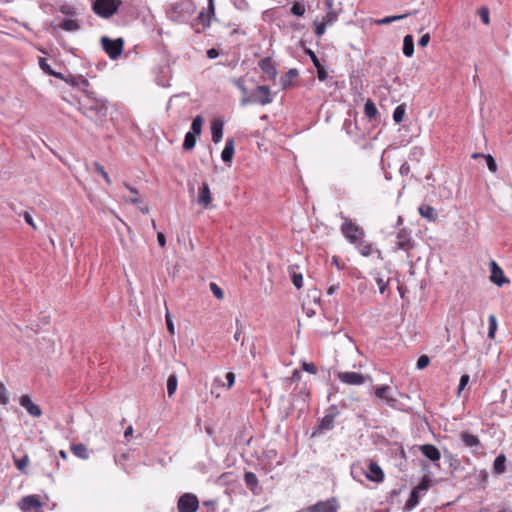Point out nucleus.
Instances as JSON below:
<instances>
[{"label": "nucleus", "mask_w": 512, "mask_h": 512, "mask_svg": "<svg viewBox=\"0 0 512 512\" xmlns=\"http://www.w3.org/2000/svg\"><path fill=\"white\" fill-rule=\"evenodd\" d=\"M79 110L96 124L103 122L107 116L106 101L95 96L94 92L85 91V96L79 101Z\"/></svg>", "instance_id": "f257e3e1"}, {"label": "nucleus", "mask_w": 512, "mask_h": 512, "mask_svg": "<svg viewBox=\"0 0 512 512\" xmlns=\"http://www.w3.org/2000/svg\"><path fill=\"white\" fill-rule=\"evenodd\" d=\"M345 221L341 224L340 230L347 241L352 244H361L365 239V231L362 227L356 224L353 220L344 218Z\"/></svg>", "instance_id": "f03ea898"}, {"label": "nucleus", "mask_w": 512, "mask_h": 512, "mask_svg": "<svg viewBox=\"0 0 512 512\" xmlns=\"http://www.w3.org/2000/svg\"><path fill=\"white\" fill-rule=\"evenodd\" d=\"M273 101L270 88L265 85H260L248 97L241 99V105L245 106L248 103H257L260 105H267Z\"/></svg>", "instance_id": "7ed1b4c3"}, {"label": "nucleus", "mask_w": 512, "mask_h": 512, "mask_svg": "<svg viewBox=\"0 0 512 512\" xmlns=\"http://www.w3.org/2000/svg\"><path fill=\"white\" fill-rule=\"evenodd\" d=\"M101 45L109 58L116 60L123 52L124 40L121 37L112 39L110 37L103 36L101 38Z\"/></svg>", "instance_id": "20e7f679"}, {"label": "nucleus", "mask_w": 512, "mask_h": 512, "mask_svg": "<svg viewBox=\"0 0 512 512\" xmlns=\"http://www.w3.org/2000/svg\"><path fill=\"white\" fill-rule=\"evenodd\" d=\"M430 482L431 478L425 475L421 482L412 489L410 497L404 506L406 511L413 510L419 504L420 494L425 493L429 489Z\"/></svg>", "instance_id": "39448f33"}, {"label": "nucleus", "mask_w": 512, "mask_h": 512, "mask_svg": "<svg viewBox=\"0 0 512 512\" xmlns=\"http://www.w3.org/2000/svg\"><path fill=\"white\" fill-rule=\"evenodd\" d=\"M119 5L118 0H95L92 9L97 15L109 18L117 12Z\"/></svg>", "instance_id": "423d86ee"}, {"label": "nucleus", "mask_w": 512, "mask_h": 512, "mask_svg": "<svg viewBox=\"0 0 512 512\" xmlns=\"http://www.w3.org/2000/svg\"><path fill=\"white\" fill-rule=\"evenodd\" d=\"M199 508L198 497L193 493L182 494L177 501L178 512H196Z\"/></svg>", "instance_id": "0eeeda50"}, {"label": "nucleus", "mask_w": 512, "mask_h": 512, "mask_svg": "<svg viewBox=\"0 0 512 512\" xmlns=\"http://www.w3.org/2000/svg\"><path fill=\"white\" fill-rule=\"evenodd\" d=\"M374 395L377 399L383 400L387 406L392 409H398L400 402L392 395L391 388L388 385H380L375 387Z\"/></svg>", "instance_id": "6e6552de"}, {"label": "nucleus", "mask_w": 512, "mask_h": 512, "mask_svg": "<svg viewBox=\"0 0 512 512\" xmlns=\"http://www.w3.org/2000/svg\"><path fill=\"white\" fill-rule=\"evenodd\" d=\"M337 378L344 384L359 386L364 384L366 381H372L371 376L364 375L357 372H338Z\"/></svg>", "instance_id": "1a4fd4ad"}, {"label": "nucleus", "mask_w": 512, "mask_h": 512, "mask_svg": "<svg viewBox=\"0 0 512 512\" xmlns=\"http://www.w3.org/2000/svg\"><path fill=\"white\" fill-rule=\"evenodd\" d=\"M339 503L334 497L325 501H318L307 508V512H338Z\"/></svg>", "instance_id": "9d476101"}, {"label": "nucleus", "mask_w": 512, "mask_h": 512, "mask_svg": "<svg viewBox=\"0 0 512 512\" xmlns=\"http://www.w3.org/2000/svg\"><path fill=\"white\" fill-rule=\"evenodd\" d=\"M323 6L328 11L320 22H317V21L315 22V24H316L315 32H317V33L324 32L326 27L337 18V14L334 11H331L332 0H323Z\"/></svg>", "instance_id": "9b49d317"}, {"label": "nucleus", "mask_w": 512, "mask_h": 512, "mask_svg": "<svg viewBox=\"0 0 512 512\" xmlns=\"http://www.w3.org/2000/svg\"><path fill=\"white\" fill-rule=\"evenodd\" d=\"M396 250H404L406 252L412 250L414 248V243L412 241L410 232L406 229H401L396 235Z\"/></svg>", "instance_id": "f8f14e48"}, {"label": "nucleus", "mask_w": 512, "mask_h": 512, "mask_svg": "<svg viewBox=\"0 0 512 512\" xmlns=\"http://www.w3.org/2000/svg\"><path fill=\"white\" fill-rule=\"evenodd\" d=\"M42 502L37 495L24 496L18 503V507L23 512L38 510L42 507Z\"/></svg>", "instance_id": "ddd939ff"}, {"label": "nucleus", "mask_w": 512, "mask_h": 512, "mask_svg": "<svg viewBox=\"0 0 512 512\" xmlns=\"http://www.w3.org/2000/svg\"><path fill=\"white\" fill-rule=\"evenodd\" d=\"M19 402L30 416L38 418L42 415V409L39 405L33 403L29 395H22Z\"/></svg>", "instance_id": "4468645a"}, {"label": "nucleus", "mask_w": 512, "mask_h": 512, "mask_svg": "<svg viewBox=\"0 0 512 512\" xmlns=\"http://www.w3.org/2000/svg\"><path fill=\"white\" fill-rule=\"evenodd\" d=\"M244 482L253 495L258 496L262 493L263 489L259 485V480L255 473L251 471H246L244 473Z\"/></svg>", "instance_id": "2eb2a0df"}, {"label": "nucleus", "mask_w": 512, "mask_h": 512, "mask_svg": "<svg viewBox=\"0 0 512 512\" xmlns=\"http://www.w3.org/2000/svg\"><path fill=\"white\" fill-rule=\"evenodd\" d=\"M361 474H364L366 478L373 482H382L384 479V473L381 467L376 462H370L368 465V471H362Z\"/></svg>", "instance_id": "dca6fc26"}, {"label": "nucleus", "mask_w": 512, "mask_h": 512, "mask_svg": "<svg viewBox=\"0 0 512 512\" xmlns=\"http://www.w3.org/2000/svg\"><path fill=\"white\" fill-rule=\"evenodd\" d=\"M259 67L262 72L267 76L268 80H275L277 76V69L270 57H266L259 62Z\"/></svg>", "instance_id": "f3484780"}, {"label": "nucleus", "mask_w": 512, "mask_h": 512, "mask_svg": "<svg viewBox=\"0 0 512 512\" xmlns=\"http://www.w3.org/2000/svg\"><path fill=\"white\" fill-rule=\"evenodd\" d=\"M490 280L497 286H502L504 283L509 282L504 277L503 270L497 265L495 261L491 262V276Z\"/></svg>", "instance_id": "a211bd4d"}, {"label": "nucleus", "mask_w": 512, "mask_h": 512, "mask_svg": "<svg viewBox=\"0 0 512 512\" xmlns=\"http://www.w3.org/2000/svg\"><path fill=\"white\" fill-rule=\"evenodd\" d=\"M419 450L422 452V454L428 458L429 460L436 462L439 461L441 458V453L439 449L432 445V444H424L419 447Z\"/></svg>", "instance_id": "6ab92c4d"}, {"label": "nucleus", "mask_w": 512, "mask_h": 512, "mask_svg": "<svg viewBox=\"0 0 512 512\" xmlns=\"http://www.w3.org/2000/svg\"><path fill=\"white\" fill-rule=\"evenodd\" d=\"M211 202L212 197L209 185L206 182H203L202 186L199 188L198 203L202 205L204 208H208Z\"/></svg>", "instance_id": "aec40b11"}, {"label": "nucleus", "mask_w": 512, "mask_h": 512, "mask_svg": "<svg viewBox=\"0 0 512 512\" xmlns=\"http://www.w3.org/2000/svg\"><path fill=\"white\" fill-rule=\"evenodd\" d=\"M211 136L214 143L221 141L223 136V122L215 119L211 124Z\"/></svg>", "instance_id": "412c9836"}, {"label": "nucleus", "mask_w": 512, "mask_h": 512, "mask_svg": "<svg viewBox=\"0 0 512 512\" xmlns=\"http://www.w3.org/2000/svg\"><path fill=\"white\" fill-rule=\"evenodd\" d=\"M233 155H234V140L232 138H228L226 140L225 147L221 153V159L226 163H230L232 161Z\"/></svg>", "instance_id": "4be33fe9"}, {"label": "nucleus", "mask_w": 512, "mask_h": 512, "mask_svg": "<svg viewBox=\"0 0 512 512\" xmlns=\"http://www.w3.org/2000/svg\"><path fill=\"white\" fill-rule=\"evenodd\" d=\"M419 214L428 221L434 222L437 219L435 209L430 205H421L418 208Z\"/></svg>", "instance_id": "5701e85b"}, {"label": "nucleus", "mask_w": 512, "mask_h": 512, "mask_svg": "<svg viewBox=\"0 0 512 512\" xmlns=\"http://www.w3.org/2000/svg\"><path fill=\"white\" fill-rule=\"evenodd\" d=\"M461 441L466 447H478L480 446V440L477 436L468 433V432H462L460 435Z\"/></svg>", "instance_id": "b1692460"}, {"label": "nucleus", "mask_w": 512, "mask_h": 512, "mask_svg": "<svg viewBox=\"0 0 512 512\" xmlns=\"http://www.w3.org/2000/svg\"><path fill=\"white\" fill-rule=\"evenodd\" d=\"M66 83H69L72 86L77 87H88L89 82L87 79H85L83 76H74V75H68L67 77L64 75V79H62Z\"/></svg>", "instance_id": "393cba45"}, {"label": "nucleus", "mask_w": 512, "mask_h": 512, "mask_svg": "<svg viewBox=\"0 0 512 512\" xmlns=\"http://www.w3.org/2000/svg\"><path fill=\"white\" fill-rule=\"evenodd\" d=\"M506 456L504 454L498 455L493 463V473L494 474H503L506 471Z\"/></svg>", "instance_id": "a878e982"}, {"label": "nucleus", "mask_w": 512, "mask_h": 512, "mask_svg": "<svg viewBox=\"0 0 512 512\" xmlns=\"http://www.w3.org/2000/svg\"><path fill=\"white\" fill-rule=\"evenodd\" d=\"M39 66L42 69V71L50 76H54L58 79H64V75L60 72H56L52 69V67L47 63L45 58L40 57L39 58Z\"/></svg>", "instance_id": "bb28decb"}, {"label": "nucleus", "mask_w": 512, "mask_h": 512, "mask_svg": "<svg viewBox=\"0 0 512 512\" xmlns=\"http://www.w3.org/2000/svg\"><path fill=\"white\" fill-rule=\"evenodd\" d=\"M335 423V414H327L325 415L318 424V429L323 430H331L334 428Z\"/></svg>", "instance_id": "cd10ccee"}, {"label": "nucleus", "mask_w": 512, "mask_h": 512, "mask_svg": "<svg viewBox=\"0 0 512 512\" xmlns=\"http://www.w3.org/2000/svg\"><path fill=\"white\" fill-rule=\"evenodd\" d=\"M414 53V39L411 34H406L403 40V54L412 57Z\"/></svg>", "instance_id": "c85d7f7f"}, {"label": "nucleus", "mask_w": 512, "mask_h": 512, "mask_svg": "<svg viewBox=\"0 0 512 512\" xmlns=\"http://www.w3.org/2000/svg\"><path fill=\"white\" fill-rule=\"evenodd\" d=\"M288 270H289V275H290V278H291V281H292L293 285L297 289H300L303 286V276H302V274L301 273H297L295 271V266H290Z\"/></svg>", "instance_id": "c756f323"}, {"label": "nucleus", "mask_w": 512, "mask_h": 512, "mask_svg": "<svg viewBox=\"0 0 512 512\" xmlns=\"http://www.w3.org/2000/svg\"><path fill=\"white\" fill-rule=\"evenodd\" d=\"M364 114L370 120L376 119L378 110L372 100H368L364 105Z\"/></svg>", "instance_id": "7c9ffc66"}, {"label": "nucleus", "mask_w": 512, "mask_h": 512, "mask_svg": "<svg viewBox=\"0 0 512 512\" xmlns=\"http://www.w3.org/2000/svg\"><path fill=\"white\" fill-rule=\"evenodd\" d=\"M71 451L72 453L81 458V459H87L88 458V451H87V447L82 444V443H79V444H73L71 446Z\"/></svg>", "instance_id": "2f4dec72"}, {"label": "nucleus", "mask_w": 512, "mask_h": 512, "mask_svg": "<svg viewBox=\"0 0 512 512\" xmlns=\"http://www.w3.org/2000/svg\"><path fill=\"white\" fill-rule=\"evenodd\" d=\"M354 246L359 251V253L364 257L370 256L374 251L372 244L367 243L365 239L361 241V244H355Z\"/></svg>", "instance_id": "473e14b6"}, {"label": "nucleus", "mask_w": 512, "mask_h": 512, "mask_svg": "<svg viewBox=\"0 0 512 512\" xmlns=\"http://www.w3.org/2000/svg\"><path fill=\"white\" fill-rule=\"evenodd\" d=\"M472 157L473 158H478V157L485 158L487 166H488V169L492 173H496L497 172V163H496L495 159L490 154L485 155V154H482V153H474L472 155Z\"/></svg>", "instance_id": "72a5a7b5"}, {"label": "nucleus", "mask_w": 512, "mask_h": 512, "mask_svg": "<svg viewBox=\"0 0 512 512\" xmlns=\"http://www.w3.org/2000/svg\"><path fill=\"white\" fill-rule=\"evenodd\" d=\"M178 379L176 374H171L167 379V394L172 397L177 390Z\"/></svg>", "instance_id": "f704fd0d"}, {"label": "nucleus", "mask_w": 512, "mask_h": 512, "mask_svg": "<svg viewBox=\"0 0 512 512\" xmlns=\"http://www.w3.org/2000/svg\"><path fill=\"white\" fill-rule=\"evenodd\" d=\"M59 27L66 31H75L80 28L77 20L70 19V18L64 19L63 21H61V23L59 24Z\"/></svg>", "instance_id": "c9c22d12"}, {"label": "nucleus", "mask_w": 512, "mask_h": 512, "mask_svg": "<svg viewBox=\"0 0 512 512\" xmlns=\"http://www.w3.org/2000/svg\"><path fill=\"white\" fill-rule=\"evenodd\" d=\"M124 186L127 190H129L132 193V197L126 199V201L131 202L134 205L142 204V200L138 196V190L128 183H124Z\"/></svg>", "instance_id": "e433bc0d"}, {"label": "nucleus", "mask_w": 512, "mask_h": 512, "mask_svg": "<svg viewBox=\"0 0 512 512\" xmlns=\"http://www.w3.org/2000/svg\"><path fill=\"white\" fill-rule=\"evenodd\" d=\"M298 76V71L296 69H290L286 72V74L281 78V83L283 88H286L291 84L292 80Z\"/></svg>", "instance_id": "4c0bfd02"}, {"label": "nucleus", "mask_w": 512, "mask_h": 512, "mask_svg": "<svg viewBox=\"0 0 512 512\" xmlns=\"http://www.w3.org/2000/svg\"><path fill=\"white\" fill-rule=\"evenodd\" d=\"M196 135L194 133L187 132L183 142V148L185 150H191L195 147Z\"/></svg>", "instance_id": "58836bf2"}, {"label": "nucleus", "mask_w": 512, "mask_h": 512, "mask_svg": "<svg viewBox=\"0 0 512 512\" xmlns=\"http://www.w3.org/2000/svg\"><path fill=\"white\" fill-rule=\"evenodd\" d=\"M202 125H203V118H202V116L198 115L193 119L192 124H191V131H189V132L194 133L195 135H199L202 130Z\"/></svg>", "instance_id": "ea45409f"}, {"label": "nucleus", "mask_w": 512, "mask_h": 512, "mask_svg": "<svg viewBox=\"0 0 512 512\" xmlns=\"http://www.w3.org/2000/svg\"><path fill=\"white\" fill-rule=\"evenodd\" d=\"M488 322H489L488 338L494 339L495 338V333H496V330H497V319H496V316L494 314H491L489 316V318H488Z\"/></svg>", "instance_id": "a19ab883"}, {"label": "nucleus", "mask_w": 512, "mask_h": 512, "mask_svg": "<svg viewBox=\"0 0 512 512\" xmlns=\"http://www.w3.org/2000/svg\"><path fill=\"white\" fill-rule=\"evenodd\" d=\"M406 16L407 15L388 16V17H385V18H382V19L371 20L370 24L371 25H373V24H377V25L388 24V23H391L393 21H396V20H399V19H403Z\"/></svg>", "instance_id": "79ce46f5"}, {"label": "nucleus", "mask_w": 512, "mask_h": 512, "mask_svg": "<svg viewBox=\"0 0 512 512\" xmlns=\"http://www.w3.org/2000/svg\"><path fill=\"white\" fill-rule=\"evenodd\" d=\"M14 463L19 471L25 473L29 464V456L26 454L21 459L14 458Z\"/></svg>", "instance_id": "37998d69"}, {"label": "nucleus", "mask_w": 512, "mask_h": 512, "mask_svg": "<svg viewBox=\"0 0 512 512\" xmlns=\"http://www.w3.org/2000/svg\"><path fill=\"white\" fill-rule=\"evenodd\" d=\"M94 168H95V171L97 173H99L103 179L105 180V182L108 184V185H111L112 184V180L111 178L109 177L108 173L105 171V168L103 165H101L99 162H95L94 163Z\"/></svg>", "instance_id": "c03bdc74"}, {"label": "nucleus", "mask_w": 512, "mask_h": 512, "mask_svg": "<svg viewBox=\"0 0 512 512\" xmlns=\"http://www.w3.org/2000/svg\"><path fill=\"white\" fill-rule=\"evenodd\" d=\"M405 116V107L404 105H399L395 108L393 112V120L396 123H401Z\"/></svg>", "instance_id": "a18cd8bd"}, {"label": "nucleus", "mask_w": 512, "mask_h": 512, "mask_svg": "<svg viewBox=\"0 0 512 512\" xmlns=\"http://www.w3.org/2000/svg\"><path fill=\"white\" fill-rule=\"evenodd\" d=\"M9 403L8 391L4 383L0 382V404L7 405Z\"/></svg>", "instance_id": "49530a36"}, {"label": "nucleus", "mask_w": 512, "mask_h": 512, "mask_svg": "<svg viewBox=\"0 0 512 512\" xmlns=\"http://www.w3.org/2000/svg\"><path fill=\"white\" fill-rule=\"evenodd\" d=\"M291 12L296 16H302L305 13V5L301 2H295L291 7Z\"/></svg>", "instance_id": "de8ad7c7"}, {"label": "nucleus", "mask_w": 512, "mask_h": 512, "mask_svg": "<svg viewBox=\"0 0 512 512\" xmlns=\"http://www.w3.org/2000/svg\"><path fill=\"white\" fill-rule=\"evenodd\" d=\"M478 15L481 18L482 22L485 24H489L490 17H489V9L487 7H481L478 9Z\"/></svg>", "instance_id": "09e8293b"}, {"label": "nucleus", "mask_w": 512, "mask_h": 512, "mask_svg": "<svg viewBox=\"0 0 512 512\" xmlns=\"http://www.w3.org/2000/svg\"><path fill=\"white\" fill-rule=\"evenodd\" d=\"M210 289L217 299H223L224 293H223L222 289L217 284H215L213 282L210 283Z\"/></svg>", "instance_id": "8fccbe9b"}, {"label": "nucleus", "mask_w": 512, "mask_h": 512, "mask_svg": "<svg viewBox=\"0 0 512 512\" xmlns=\"http://www.w3.org/2000/svg\"><path fill=\"white\" fill-rule=\"evenodd\" d=\"M429 363H430L429 357L426 355H422L418 358L416 365H417L418 369H424L429 365Z\"/></svg>", "instance_id": "3c124183"}, {"label": "nucleus", "mask_w": 512, "mask_h": 512, "mask_svg": "<svg viewBox=\"0 0 512 512\" xmlns=\"http://www.w3.org/2000/svg\"><path fill=\"white\" fill-rule=\"evenodd\" d=\"M469 379H470V377L468 374H464L461 376L459 385H458V395H460L461 391L467 386Z\"/></svg>", "instance_id": "603ef678"}, {"label": "nucleus", "mask_w": 512, "mask_h": 512, "mask_svg": "<svg viewBox=\"0 0 512 512\" xmlns=\"http://www.w3.org/2000/svg\"><path fill=\"white\" fill-rule=\"evenodd\" d=\"M302 369L310 374H316L317 373V367L314 363H308L304 362L302 364Z\"/></svg>", "instance_id": "864d4df0"}, {"label": "nucleus", "mask_w": 512, "mask_h": 512, "mask_svg": "<svg viewBox=\"0 0 512 512\" xmlns=\"http://www.w3.org/2000/svg\"><path fill=\"white\" fill-rule=\"evenodd\" d=\"M166 325H167V330L168 332L173 335L175 333V330H174V324H173V321H172V318H171V315L169 314V312L167 311L166 313Z\"/></svg>", "instance_id": "5fc2aeb1"}, {"label": "nucleus", "mask_w": 512, "mask_h": 512, "mask_svg": "<svg viewBox=\"0 0 512 512\" xmlns=\"http://www.w3.org/2000/svg\"><path fill=\"white\" fill-rule=\"evenodd\" d=\"M316 69H317V77H318V79L320 81H325L327 79V76H328L325 67L322 65V66H320V67H318Z\"/></svg>", "instance_id": "6e6d98bb"}, {"label": "nucleus", "mask_w": 512, "mask_h": 512, "mask_svg": "<svg viewBox=\"0 0 512 512\" xmlns=\"http://www.w3.org/2000/svg\"><path fill=\"white\" fill-rule=\"evenodd\" d=\"M233 83L236 87H238L242 91L243 94H245V95L247 94V88L244 86L243 80L241 78L234 79Z\"/></svg>", "instance_id": "4d7b16f0"}, {"label": "nucleus", "mask_w": 512, "mask_h": 512, "mask_svg": "<svg viewBox=\"0 0 512 512\" xmlns=\"http://www.w3.org/2000/svg\"><path fill=\"white\" fill-rule=\"evenodd\" d=\"M23 217H24L25 222H26L28 225H30V226H31L33 229H35V230L37 229V227H36V225H35V223H34V221H33L32 216L30 215V213L25 212V213L23 214Z\"/></svg>", "instance_id": "13d9d810"}, {"label": "nucleus", "mask_w": 512, "mask_h": 512, "mask_svg": "<svg viewBox=\"0 0 512 512\" xmlns=\"http://www.w3.org/2000/svg\"><path fill=\"white\" fill-rule=\"evenodd\" d=\"M226 380H227V388L230 389L235 382V374L233 372H228L226 374Z\"/></svg>", "instance_id": "bf43d9fd"}, {"label": "nucleus", "mask_w": 512, "mask_h": 512, "mask_svg": "<svg viewBox=\"0 0 512 512\" xmlns=\"http://www.w3.org/2000/svg\"><path fill=\"white\" fill-rule=\"evenodd\" d=\"M430 41V34H423L420 38L418 45L421 47H426Z\"/></svg>", "instance_id": "052dcab7"}, {"label": "nucleus", "mask_w": 512, "mask_h": 512, "mask_svg": "<svg viewBox=\"0 0 512 512\" xmlns=\"http://www.w3.org/2000/svg\"><path fill=\"white\" fill-rule=\"evenodd\" d=\"M206 55L209 59H215L219 56V51L216 48H211L207 50Z\"/></svg>", "instance_id": "680f3d73"}, {"label": "nucleus", "mask_w": 512, "mask_h": 512, "mask_svg": "<svg viewBox=\"0 0 512 512\" xmlns=\"http://www.w3.org/2000/svg\"><path fill=\"white\" fill-rule=\"evenodd\" d=\"M157 241H158V244H159L161 247H165V245H166V237H165L164 233L159 232V233L157 234Z\"/></svg>", "instance_id": "e2e57ef3"}, {"label": "nucleus", "mask_w": 512, "mask_h": 512, "mask_svg": "<svg viewBox=\"0 0 512 512\" xmlns=\"http://www.w3.org/2000/svg\"><path fill=\"white\" fill-rule=\"evenodd\" d=\"M377 284H378V288H379L380 293L383 294L385 292V290H386V287H387L386 282L383 279L378 278L377 279Z\"/></svg>", "instance_id": "0e129e2a"}, {"label": "nucleus", "mask_w": 512, "mask_h": 512, "mask_svg": "<svg viewBox=\"0 0 512 512\" xmlns=\"http://www.w3.org/2000/svg\"><path fill=\"white\" fill-rule=\"evenodd\" d=\"M242 332L241 330H236L235 334H234V340L237 341V342H241V345H244V342H245V338L242 337Z\"/></svg>", "instance_id": "69168bd1"}, {"label": "nucleus", "mask_w": 512, "mask_h": 512, "mask_svg": "<svg viewBox=\"0 0 512 512\" xmlns=\"http://www.w3.org/2000/svg\"><path fill=\"white\" fill-rule=\"evenodd\" d=\"M400 173L401 175H407L410 172V166L408 163H403L400 167Z\"/></svg>", "instance_id": "338daca9"}, {"label": "nucleus", "mask_w": 512, "mask_h": 512, "mask_svg": "<svg viewBox=\"0 0 512 512\" xmlns=\"http://www.w3.org/2000/svg\"><path fill=\"white\" fill-rule=\"evenodd\" d=\"M338 289H339V283L332 284L331 286H329V287H328V289H327V294H328V295H332V294H334Z\"/></svg>", "instance_id": "774afa93"}]
</instances>
